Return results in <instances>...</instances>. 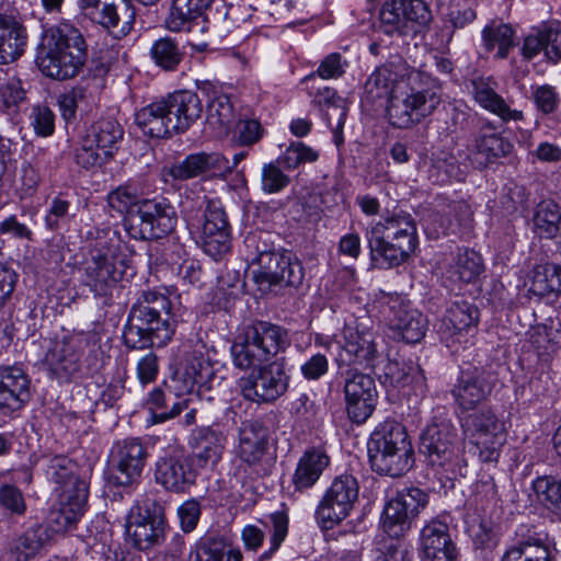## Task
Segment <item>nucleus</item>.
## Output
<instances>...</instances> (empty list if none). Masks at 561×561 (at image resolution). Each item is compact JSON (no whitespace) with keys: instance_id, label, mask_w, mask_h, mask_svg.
<instances>
[{"instance_id":"1","label":"nucleus","mask_w":561,"mask_h":561,"mask_svg":"<svg viewBox=\"0 0 561 561\" xmlns=\"http://www.w3.org/2000/svg\"><path fill=\"white\" fill-rule=\"evenodd\" d=\"M362 102L371 106L386 103L390 125L408 129L434 113L440 94L436 80L423 71L381 66L367 78Z\"/></svg>"},{"instance_id":"2","label":"nucleus","mask_w":561,"mask_h":561,"mask_svg":"<svg viewBox=\"0 0 561 561\" xmlns=\"http://www.w3.org/2000/svg\"><path fill=\"white\" fill-rule=\"evenodd\" d=\"M174 332L169 298L156 291H144L130 308L123 339L128 348L145 350L167 345Z\"/></svg>"},{"instance_id":"3","label":"nucleus","mask_w":561,"mask_h":561,"mask_svg":"<svg viewBox=\"0 0 561 561\" xmlns=\"http://www.w3.org/2000/svg\"><path fill=\"white\" fill-rule=\"evenodd\" d=\"M87 58V44L80 31L61 23L43 33L35 61L44 76L65 81L80 73Z\"/></svg>"},{"instance_id":"4","label":"nucleus","mask_w":561,"mask_h":561,"mask_svg":"<svg viewBox=\"0 0 561 561\" xmlns=\"http://www.w3.org/2000/svg\"><path fill=\"white\" fill-rule=\"evenodd\" d=\"M366 239L374 260H382L388 267L407 262L419 244L414 218L405 211L382 217L366 230Z\"/></svg>"},{"instance_id":"5","label":"nucleus","mask_w":561,"mask_h":561,"mask_svg":"<svg viewBox=\"0 0 561 561\" xmlns=\"http://www.w3.org/2000/svg\"><path fill=\"white\" fill-rule=\"evenodd\" d=\"M270 430L263 421L248 420L238 431L236 454L226 478L220 480V490L227 491L231 502L240 503L251 490L249 468L259 465L268 450Z\"/></svg>"},{"instance_id":"6","label":"nucleus","mask_w":561,"mask_h":561,"mask_svg":"<svg viewBox=\"0 0 561 561\" xmlns=\"http://www.w3.org/2000/svg\"><path fill=\"white\" fill-rule=\"evenodd\" d=\"M367 450L370 467L379 474L401 477L414 463V450L405 427L396 420L387 419L375 427Z\"/></svg>"},{"instance_id":"7","label":"nucleus","mask_w":561,"mask_h":561,"mask_svg":"<svg viewBox=\"0 0 561 561\" xmlns=\"http://www.w3.org/2000/svg\"><path fill=\"white\" fill-rule=\"evenodd\" d=\"M420 453L427 465L442 473L455 472L466 466L463 442L449 413L437 408L420 435Z\"/></svg>"},{"instance_id":"8","label":"nucleus","mask_w":561,"mask_h":561,"mask_svg":"<svg viewBox=\"0 0 561 561\" xmlns=\"http://www.w3.org/2000/svg\"><path fill=\"white\" fill-rule=\"evenodd\" d=\"M182 211L190 226L199 230L204 252L214 260L220 259L231 248V226L219 199L206 195L182 201Z\"/></svg>"},{"instance_id":"9","label":"nucleus","mask_w":561,"mask_h":561,"mask_svg":"<svg viewBox=\"0 0 561 561\" xmlns=\"http://www.w3.org/2000/svg\"><path fill=\"white\" fill-rule=\"evenodd\" d=\"M245 261L257 270L253 271L257 284L279 285L297 288L301 285L305 271L301 262L290 251H273L266 243L261 244L257 233L244 239Z\"/></svg>"},{"instance_id":"10","label":"nucleus","mask_w":561,"mask_h":561,"mask_svg":"<svg viewBox=\"0 0 561 561\" xmlns=\"http://www.w3.org/2000/svg\"><path fill=\"white\" fill-rule=\"evenodd\" d=\"M287 346V332L279 325L259 321L244 329L231 346L236 367L249 369L267 363Z\"/></svg>"},{"instance_id":"11","label":"nucleus","mask_w":561,"mask_h":561,"mask_svg":"<svg viewBox=\"0 0 561 561\" xmlns=\"http://www.w3.org/2000/svg\"><path fill=\"white\" fill-rule=\"evenodd\" d=\"M316 343L328 352L340 351L337 362L347 365H359L373 368L380 356L377 336L365 321L355 320L346 323L342 330L341 339L317 337Z\"/></svg>"},{"instance_id":"12","label":"nucleus","mask_w":561,"mask_h":561,"mask_svg":"<svg viewBox=\"0 0 561 561\" xmlns=\"http://www.w3.org/2000/svg\"><path fill=\"white\" fill-rule=\"evenodd\" d=\"M176 222L175 208L163 197L141 199L123 220L126 232L135 240L162 238L174 230Z\"/></svg>"},{"instance_id":"13","label":"nucleus","mask_w":561,"mask_h":561,"mask_svg":"<svg viewBox=\"0 0 561 561\" xmlns=\"http://www.w3.org/2000/svg\"><path fill=\"white\" fill-rule=\"evenodd\" d=\"M463 433L479 450L482 462H497L506 440L505 422L491 407L476 409L460 417Z\"/></svg>"},{"instance_id":"14","label":"nucleus","mask_w":561,"mask_h":561,"mask_svg":"<svg viewBox=\"0 0 561 561\" xmlns=\"http://www.w3.org/2000/svg\"><path fill=\"white\" fill-rule=\"evenodd\" d=\"M251 368L238 380L240 393L247 401L270 404L287 392L290 377L282 364L272 362Z\"/></svg>"},{"instance_id":"15","label":"nucleus","mask_w":561,"mask_h":561,"mask_svg":"<svg viewBox=\"0 0 561 561\" xmlns=\"http://www.w3.org/2000/svg\"><path fill=\"white\" fill-rule=\"evenodd\" d=\"M358 493L359 484L354 476L344 473L335 477L317 505L314 516L318 524L325 529L339 525L353 511Z\"/></svg>"},{"instance_id":"16","label":"nucleus","mask_w":561,"mask_h":561,"mask_svg":"<svg viewBox=\"0 0 561 561\" xmlns=\"http://www.w3.org/2000/svg\"><path fill=\"white\" fill-rule=\"evenodd\" d=\"M164 527L163 507L156 500L146 497L131 506L126 534L138 550L159 545L164 538Z\"/></svg>"},{"instance_id":"17","label":"nucleus","mask_w":561,"mask_h":561,"mask_svg":"<svg viewBox=\"0 0 561 561\" xmlns=\"http://www.w3.org/2000/svg\"><path fill=\"white\" fill-rule=\"evenodd\" d=\"M427 504L428 495L419 488L398 491L383 506L380 518L382 530L393 539L404 537Z\"/></svg>"},{"instance_id":"18","label":"nucleus","mask_w":561,"mask_h":561,"mask_svg":"<svg viewBox=\"0 0 561 561\" xmlns=\"http://www.w3.org/2000/svg\"><path fill=\"white\" fill-rule=\"evenodd\" d=\"M432 20V11L423 0H386L379 11L380 26L388 35L422 32Z\"/></svg>"},{"instance_id":"19","label":"nucleus","mask_w":561,"mask_h":561,"mask_svg":"<svg viewBox=\"0 0 561 561\" xmlns=\"http://www.w3.org/2000/svg\"><path fill=\"white\" fill-rule=\"evenodd\" d=\"M126 255L116 244L99 242L85 267L87 285L98 296H106L125 274Z\"/></svg>"},{"instance_id":"20","label":"nucleus","mask_w":561,"mask_h":561,"mask_svg":"<svg viewBox=\"0 0 561 561\" xmlns=\"http://www.w3.org/2000/svg\"><path fill=\"white\" fill-rule=\"evenodd\" d=\"M148 457V448L140 438L128 437L117 440L110 454V463L115 483L127 486L138 482Z\"/></svg>"},{"instance_id":"21","label":"nucleus","mask_w":561,"mask_h":561,"mask_svg":"<svg viewBox=\"0 0 561 561\" xmlns=\"http://www.w3.org/2000/svg\"><path fill=\"white\" fill-rule=\"evenodd\" d=\"M494 387L491 375L479 367L461 368L450 389L460 414L473 411L488 400Z\"/></svg>"},{"instance_id":"22","label":"nucleus","mask_w":561,"mask_h":561,"mask_svg":"<svg viewBox=\"0 0 561 561\" xmlns=\"http://www.w3.org/2000/svg\"><path fill=\"white\" fill-rule=\"evenodd\" d=\"M199 469L190 455L171 451L156 462L154 479L163 489L174 493H185L196 482Z\"/></svg>"},{"instance_id":"23","label":"nucleus","mask_w":561,"mask_h":561,"mask_svg":"<svg viewBox=\"0 0 561 561\" xmlns=\"http://www.w3.org/2000/svg\"><path fill=\"white\" fill-rule=\"evenodd\" d=\"M344 397L348 417L357 424L366 422L373 414L378 398L374 378L356 370L347 371Z\"/></svg>"},{"instance_id":"24","label":"nucleus","mask_w":561,"mask_h":561,"mask_svg":"<svg viewBox=\"0 0 561 561\" xmlns=\"http://www.w3.org/2000/svg\"><path fill=\"white\" fill-rule=\"evenodd\" d=\"M82 348L73 339L55 341L47 350L43 364L53 377L60 381H71L81 370Z\"/></svg>"},{"instance_id":"25","label":"nucleus","mask_w":561,"mask_h":561,"mask_svg":"<svg viewBox=\"0 0 561 561\" xmlns=\"http://www.w3.org/2000/svg\"><path fill=\"white\" fill-rule=\"evenodd\" d=\"M420 541L422 561H460L449 527L440 518H433L424 525Z\"/></svg>"},{"instance_id":"26","label":"nucleus","mask_w":561,"mask_h":561,"mask_svg":"<svg viewBox=\"0 0 561 561\" xmlns=\"http://www.w3.org/2000/svg\"><path fill=\"white\" fill-rule=\"evenodd\" d=\"M519 51L526 61L542 53L547 62L557 65L561 61V25L551 22L533 28L524 36Z\"/></svg>"},{"instance_id":"27","label":"nucleus","mask_w":561,"mask_h":561,"mask_svg":"<svg viewBox=\"0 0 561 561\" xmlns=\"http://www.w3.org/2000/svg\"><path fill=\"white\" fill-rule=\"evenodd\" d=\"M30 379L19 366H0V412L11 415L31 399Z\"/></svg>"},{"instance_id":"28","label":"nucleus","mask_w":561,"mask_h":561,"mask_svg":"<svg viewBox=\"0 0 561 561\" xmlns=\"http://www.w3.org/2000/svg\"><path fill=\"white\" fill-rule=\"evenodd\" d=\"M89 491L79 489V494L58 493L57 503L50 508L45 527L53 534L72 529L85 512Z\"/></svg>"},{"instance_id":"29","label":"nucleus","mask_w":561,"mask_h":561,"mask_svg":"<svg viewBox=\"0 0 561 561\" xmlns=\"http://www.w3.org/2000/svg\"><path fill=\"white\" fill-rule=\"evenodd\" d=\"M227 436L213 426L198 427L193 434L194 453L190 458L201 470L215 468L222 459Z\"/></svg>"},{"instance_id":"30","label":"nucleus","mask_w":561,"mask_h":561,"mask_svg":"<svg viewBox=\"0 0 561 561\" xmlns=\"http://www.w3.org/2000/svg\"><path fill=\"white\" fill-rule=\"evenodd\" d=\"M162 100L167 104V112L176 134L185 133L202 117L203 104L195 92L175 91Z\"/></svg>"},{"instance_id":"31","label":"nucleus","mask_w":561,"mask_h":561,"mask_svg":"<svg viewBox=\"0 0 561 561\" xmlns=\"http://www.w3.org/2000/svg\"><path fill=\"white\" fill-rule=\"evenodd\" d=\"M479 310L467 301H455L447 309L439 324L442 339L461 342L463 333L476 330Z\"/></svg>"},{"instance_id":"32","label":"nucleus","mask_w":561,"mask_h":561,"mask_svg":"<svg viewBox=\"0 0 561 561\" xmlns=\"http://www.w3.org/2000/svg\"><path fill=\"white\" fill-rule=\"evenodd\" d=\"M474 101L484 110L499 116L504 122L523 119V112L513 110L508 103L496 93V83L490 78H477L471 81Z\"/></svg>"},{"instance_id":"33","label":"nucleus","mask_w":561,"mask_h":561,"mask_svg":"<svg viewBox=\"0 0 561 561\" xmlns=\"http://www.w3.org/2000/svg\"><path fill=\"white\" fill-rule=\"evenodd\" d=\"M330 465V457L321 448H309L299 458L291 483L296 492H305L311 489L320 479L325 468Z\"/></svg>"},{"instance_id":"34","label":"nucleus","mask_w":561,"mask_h":561,"mask_svg":"<svg viewBox=\"0 0 561 561\" xmlns=\"http://www.w3.org/2000/svg\"><path fill=\"white\" fill-rule=\"evenodd\" d=\"M87 16L101 24L116 38L128 35L136 22V11L128 2H124L121 8L104 3L100 10H93L87 13Z\"/></svg>"},{"instance_id":"35","label":"nucleus","mask_w":561,"mask_h":561,"mask_svg":"<svg viewBox=\"0 0 561 561\" xmlns=\"http://www.w3.org/2000/svg\"><path fill=\"white\" fill-rule=\"evenodd\" d=\"M390 328L407 343L420 342L427 329V319L417 309L399 302L391 307Z\"/></svg>"},{"instance_id":"36","label":"nucleus","mask_w":561,"mask_h":561,"mask_svg":"<svg viewBox=\"0 0 561 561\" xmlns=\"http://www.w3.org/2000/svg\"><path fill=\"white\" fill-rule=\"evenodd\" d=\"M205 350L204 344L196 345L192 353L187 355L183 368L174 374L171 381L182 380V391L191 392L195 385L206 383L213 376V365Z\"/></svg>"},{"instance_id":"37","label":"nucleus","mask_w":561,"mask_h":561,"mask_svg":"<svg viewBox=\"0 0 561 561\" xmlns=\"http://www.w3.org/2000/svg\"><path fill=\"white\" fill-rule=\"evenodd\" d=\"M146 407L151 413L152 424L163 423L178 416L188 409V400L179 398L169 383L151 390L146 400Z\"/></svg>"},{"instance_id":"38","label":"nucleus","mask_w":561,"mask_h":561,"mask_svg":"<svg viewBox=\"0 0 561 561\" xmlns=\"http://www.w3.org/2000/svg\"><path fill=\"white\" fill-rule=\"evenodd\" d=\"M46 478L58 485V493L79 494V489L88 490L84 480L77 473V465L65 455H55L46 459Z\"/></svg>"},{"instance_id":"39","label":"nucleus","mask_w":561,"mask_h":561,"mask_svg":"<svg viewBox=\"0 0 561 561\" xmlns=\"http://www.w3.org/2000/svg\"><path fill=\"white\" fill-rule=\"evenodd\" d=\"M135 122L144 135L163 138L174 131L165 102L160 99L137 111Z\"/></svg>"},{"instance_id":"40","label":"nucleus","mask_w":561,"mask_h":561,"mask_svg":"<svg viewBox=\"0 0 561 561\" xmlns=\"http://www.w3.org/2000/svg\"><path fill=\"white\" fill-rule=\"evenodd\" d=\"M26 28L13 16L0 14V64L16 60L24 51Z\"/></svg>"},{"instance_id":"41","label":"nucleus","mask_w":561,"mask_h":561,"mask_svg":"<svg viewBox=\"0 0 561 561\" xmlns=\"http://www.w3.org/2000/svg\"><path fill=\"white\" fill-rule=\"evenodd\" d=\"M501 561H551V557L543 538L535 531H528L508 546Z\"/></svg>"},{"instance_id":"42","label":"nucleus","mask_w":561,"mask_h":561,"mask_svg":"<svg viewBox=\"0 0 561 561\" xmlns=\"http://www.w3.org/2000/svg\"><path fill=\"white\" fill-rule=\"evenodd\" d=\"M49 540V529L44 524H35L13 540L11 554L15 561H31L41 554Z\"/></svg>"},{"instance_id":"43","label":"nucleus","mask_w":561,"mask_h":561,"mask_svg":"<svg viewBox=\"0 0 561 561\" xmlns=\"http://www.w3.org/2000/svg\"><path fill=\"white\" fill-rule=\"evenodd\" d=\"M124 129L114 118H100L87 129L84 136L87 141L93 144L104 152L105 157H112L117 149L118 142L123 139Z\"/></svg>"},{"instance_id":"44","label":"nucleus","mask_w":561,"mask_h":561,"mask_svg":"<svg viewBox=\"0 0 561 561\" xmlns=\"http://www.w3.org/2000/svg\"><path fill=\"white\" fill-rule=\"evenodd\" d=\"M104 87V81L100 77H93L91 79H82L71 90L60 94L58 96V106L61 117L66 123L73 122L78 105L80 102L92 98Z\"/></svg>"},{"instance_id":"45","label":"nucleus","mask_w":561,"mask_h":561,"mask_svg":"<svg viewBox=\"0 0 561 561\" xmlns=\"http://www.w3.org/2000/svg\"><path fill=\"white\" fill-rule=\"evenodd\" d=\"M529 291L538 297L561 295V265L552 262L536 264L529 273Z\"/></svg>"},{"instance_id":"46","label":"nucleus","mask_w":561,"mask_h":561,"mask_svg":"<svg viewBox=\"0 0 561 561\" xmlns=\"http://www.w3.org/2000/svg\"><path fill=\"white\" fill-rule=\"evenodd\" d=\"M435 222L438 225L437 232L443 234L469 236L472 230V211L466 203L456 202L443 215H437Z\"/></svg>"},{"instance_id":"47","label":"nucleus","mask_w":561,"mask_h":561,"mask_svg":"<svg viewBox=\"0 0 561 561\" xmlns=\"http://www.w3.org/2000/svg\"><path fill=\"white\" fill-rule=\"evenodd\" d=\"M213 0H173L165 26L171 32L190 30V23L199 18Z\"/></svg>"},{"instance_id":"48","label":"nucleus","mask_w":561,"mask_h":561,"mask_svg":"<svg viewBox=\"0 0 561 561\" xmlns=\"http://www.w3.org/2000/svg\"><path fill=\"white\" fill-rule=\"evenodd\" d=\"M484 271L481 255L472 249H458L447 273L454 280L473 283Z\"/></svg>"},{"instance_id":"49","label":"nucleus","mask_w":561,"mask_h":561,"mask_svg":"<svg viewBox=\"0 0 561 561\" xmlns=\"http://www.w3.org/2000/svg\"><path fill=\"white\" fill-rule=\"evenodd\" d=\"M479 133L474 139V148L479 154L484 156L486 162L507 156L513 146L497 134L484 119L478 126Z\"/></svg>"},{"instance_id":"50","label":"nucleus","mask_w":561,"mask_h":561,"mask_svg":"<svg viewBox=\"0 0 561 561\" xmlns=\"http://www.w3.org/2000/svg\"><path fill=\"white\" fill-rule=\"evenodd\" d=\"M484 49L490 53L497 47L495 58L506 59L515 46V30L507 23L491 22L482 30Z\"/></svg>"},{"instance_id":"51","label":"nucleus","mask_w":561,"mask_h":561,"mask_svg":"<svg viewBox=\"0 0 561 561\" xmlns=\"http://www.w3.org/2000/svg\"><path fill=\"white\" fill-rule=\"evenodd\" d=\"M149 56L160 69L174 71L183 60L184 53L175 39L165 36L152 43Z\"/></svg>"},{"instance_id":"52","label":"nucleus","mask_w":561,"mask_h":561,"mask_svg":"<svg viewBox=\"0 0 561 561\" xmlns=\"http://www.w3.org/2000/svg\"><path fill=\"white\" fill-rule=\"evenodd\" d=\"M538 501L561 520V479L553 476L538 477L533 482Z\"/></svg>"},{"instance_id":"53","label":"nucleus","mask_w":561,"mask_h":561,"mask_svg":"<svg viewBox=\"0 0 561 561\" xmlns=\"http://www.w3.org/2000/svg\"><path fill=\"white\" fill-rule=\"evenodd\" d=\"M207 122L219 134L228 131L234 122L233 105L230 98L215 92L207 106Z\"/></svg>"},{"instance_id":"54","label":"nucleus","mask_w":561,"mask_h":561,"mask_svg":"<svg viewBox=\"0 0 561 561\" xmlns=\"http://www.w3.org/2000/svg\"><path fill=\"white\" fill-rule=\"evenodd\" d=\"M535 231L541 238H557L559 222H561V208L552 201H542L538 204L534 218Z\"/></svg>"},{"instance_id":"55","label":"nucleus","mask_w":561,"mask_h":561,"mask_svg":"<svg viewBox=\"0 0 561 561\" xmlns=\"http://www.w3.org/2000/svg\"><path fill=\"white\" fill-rule=\"evenodd\" d=\"M476 19L477 13L472 8H449L444 19L445 25L442 28L440 46L448 49L455 33L473 23Z\"/></svg>"},{"instance_id":"56","label":"nucleus","mask_w":561,"mask_h":561,"mask_svg":"<svg viewBox=\"0 0 561 561\" xmlns=\"http://www.w3.org/2000/svg\"><path fill=\"white\" fill-rule=\"evenodd\" d=\"M446 125L449 134L467 133L482 123L483 119L472 114L466 106L448 104L446 107Z\"/></svg>"},{"instance_id":"57","label":"nucleus","mask_w":561,"mask_h":561,"mask_svg":"<svg viewBox=\"0 0 561 561\" xmlns=\"http://www.w3.org/2000/svg\"><path fill=\"white\" fill-rule=\"evenodd\" d=\"M227 543L225 539L202 537L190 553L188 561H224Z\"/></svg>"},{"instance_id":"58","label":"nucleus","mask_w":561,"mask_h":561,"mask_svg":"<svg viewBox=\"0 0 561 561\" xmlns=\"http://www.w3.org/2000/svg\"><path fill=\"white\" fill-rule=\"evenodd\" d=\"M264 527L272 530L271 547L261 556V559H270L275 553L288 534V515L285 511H276L262 520Z\"/></svg>"},{"instance_id":"59","label":"nucleus","mask_w":561,"mask_h":561,"mask_svg":"<svg viewBox=\"0 0 561 561\" xmlns=\"http://www.w3.org/2000/svg\"><path fill=\"white\" fill-rule=\"evenodd\" d=\"M318 158V151L301 141H294L277 160L286 170H295L302 163L317 161Z\"/></svg>"},{"instance_id":"60","label":"nucleus","mask_w":561,"mask_h":561,"mask_svg":"<svg viewBox=\"0 0 561 561\" xmlns=\"http://www.w3.org/2000/svg\"><path fill=\"white\" fill-rule=\"evenodd\" d=\"M347 67V61L342 58L337 53L329 54L319 65L317 71L304 78L306 84L316 83L317 78L321 79H337L342 77Z\"/></svg>"},{"instance_id":"61","label":"nucleus","mask_w":561,"mask_h":561,"mask_svg":"<svg viewBox=\"0 0 561 561\" xmlns=\"http://www.w3.org/2000/svg\"><path fill=\"white\" fill-rule=\"evenodd\" d=\"M282 163L270 162L262 168L261 188L264 193L275 194L284 190L290 183V178L280 169Z\"/></svg>"},{"instance_id":"62","label":"nucleus","mask_w":561,"mask_h":561,"mask_svg":"<svg viewBox=\"0 0 561 561\" xmlns=\"http://www.w3.org/2000/svg\"><path fill=\"white\" fill-rule=\"evenodd\" d=\"M205 174L203 152L188 154L184 160L173 164L170 175L174 180L185 181Z\"/></svg>"},{"instance_id":"63","label":"nucleus","mask_w":561,"mask_h":561,"mask_svg":"<svg viewBox=\"0 0 561 561\" xmlns=\"http://www.w3.org/2000/svg\"><path fill=\"white\" fill-rule=\"evenodd\" d=\"M108 205L121 214L128 216L129 213L136 208L140 201L135 187L129 185H121L112 191L107 196Z\"/></svg>"},{"instance_id":"64","label":"nucleus","mask_w":561,"mask_h":561,"mask_svg":"<svg viewBox=\"0 0 561 561\" xmlns=\"http://www.w3.org/2000/svg\"><path fill=\"white\" fill-rule=\"evenodd\" d=\"M25 100V90L19 79L0 83V110L14 111Z\"/></svg>"}]
</instances>
